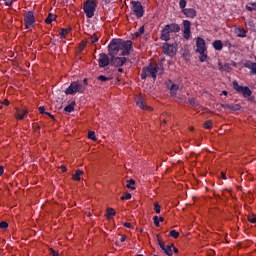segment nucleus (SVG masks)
I'll list each match as a JSON object with an SVG mask.
<instances>
[{
	"label": "nucleus",
	"mask_w": 256,
	"mask_h": 256,
	"mask_svg": "<svg viewBox=\"0 0 256 256\" xmlns=\"http://www.w3.org/2000/svg\"><path fill=\"white\" fill-rule=\"evenodd\" d=\"M87 81H88L87 78L83 79L84 87H87V85H88Z\"/></svg>",
	"instance_id": "nucleus-60"
},
{
	"label": "nucleus",
	"mask_w": 256,
	"mask_h": 256,
	"mask_svg": "<svg viewBox=\"0 0 256 256\" xmlns=\"http://www.w3.org/2000/svg\"><path fill=\"white\" fill-rule=\"evenodd\" d=\"M158 237V245H159V247L161 248V249H165V242L161 239V238H159V236H157Z\"/></svg>",
	"instance_id": "nucleus-40"
},
{
	"label": "nucleus",
	"mask_w": 256,
	"mask_h": 256,
	"mask_svg": "<svg viewBox=\"0 0 256 256\" xmlns=\"http://www.w3.org/2000/svg\"><path fill=\"white\" fill-rule=\"evenodd\" d=\"M109 64H111V59H109V56L105 53H100L98 60L100 69H104V67H107Z\"/></svg>",
	"instance_id": "nucleus-12"
},
{
	"label": "nucleus",
	"mask_w": 256,
	"mask_h": 256,
	"mask_svg": "<svg viewBox=\"0 0 256 256\" xmlns=\"http://www.w3.org/2000/svg\"><path fill=\"white\" fill-rule=\"evenodd\" d=\"M157 73H159V65L155 64H149L148 66H145L142 68V73L140 75L142 80L147 79V77H152V79L155 81L157 79Z\"/></svg>",
	"instance_id": "nucleus-3"
},
{
	"label": "nucleus",
	"mask_w": 256,
	"mask_h": 256,
	"mask_svg": "<svg viewBox=\"0 0 256 256\" xmlns=\"http://www.w3.org/2000/svg\"><path fill=\"white\" fill-rule=\"evenodd\" d=\"M229 111H241V105H239V104H230Z\"/></svg>",
	"instance_id": "nucleus-27"
},
{
	"label": "nucleus",
	"mask_w": 256,
	"mask_h": 256,
	"mask_svg": "<svg viewBox=\"0 0 256 256\" xmlns=\"http://www.w3.org/2000/svg\"><path fill=\"white\" fill-rule=\"evenodd\" d=\"M24 22L26 29H33V26L35 25V15L32 11H29L24 15Z\"/></svg>",
	"instance_id": "nucleus-8"
},
{
	"label": "nucleus",
	"mask_w": 256,
	"mask_h": 256,
	"mask_svg": "<svg viewBox=\"0 0 256 256\" xmlns=\"http://www.w3.org/2000/svg\"><path fill=\"white\" fill-rule=\"evenodd\" d=\"M28 112L25 109H17L16 110V119H19L20 121L23 120L25 117H27Z\"/></svg>",
	"instance_id": "nucleus-17"
},
{
	"label": "nucleus",
	"mask_w": 256,
	"mask_h": 256,
	"mask_svg": "<svg viewBox=\"0 0 256 256\" xmlns=\"http://www.w3.org/2000/svg\"><path fill=\"white\" fill-rule=\"evenodd\" d=\"M172 248H173L174 253H179V249L177 247H175V244H173Z\"/></svg>",
	"instance_id": "nucleus-55"
},
{
	"label": "nucleus",
	"mask_w": 256,
	"mask_h": 256,
	"mask_svg": "<svg viewBox=\"0 0 256 256\" xmlns=\"http://www.w3.org/2000/svg\"><path fill=\"white\" fill-rule=\"evenodd\" d=\"M81 175H83V170H76L75 174L73 175V181H81Z\"/></svg>",
	"instance_id": "nucleus-22"
},
{
	"label": "nucleus",
	"mask_w": 256,
	"mask_h": 256,
	"mask_svg": "<svg viewBox=\"0 0 256 256\" xmlns=\"http://www.w3.org/2000/svg\"><path fill=\"white\" fill-rule=\"evenodd\" d=\"M50 253H51L53 256H59V252L55 251L53 248H50Z\"/></svg>",
	"instance_id": "nucleus-47"
},
{
	"label": "nucleus",
	"mask_w": 256,
	"mask_h": 256,
	"mask_svg": "<svg viewBox=\"0 0 256 256\" xmlns=\"http://www.w3.org/2000/svg\"><path fill=\"white\" fill-rule=\"evenodd\" d=\"M162 49L164 55H168L169 57H174L177 53V46L174 44L164 43Z\"/></svg>",
	"instance_id": "nucleus-9"
},
{
	"label": "nucleus",
	"mask_w": 256,
	"mask_h": 256,
	"mask_svg": "<svg viewBox=\"0 0 256 256\" xmlns=\"http://www.w3.org/2000/svg\"><path fill=\"white\" fill-rule=\"evenodd\" d=\"M125 241H127V237L125 235H122L120 238V242L125 243Z\"/></svg>",
	"instance_id": "nucleus-50"
},
{
	"label": "nucleus",
	"mask_w": 256,
	"mask_h": 256,
	"mask_svg": "<svg viewBox=\"0 0 256 256\" xmlns=\"http://www.w3.org/2000/svg\"><path fill=\"white\" fill-rule=\"evenodd\" d=\"M105 5H109V3H111V0H103Z\"/></svg>",
	"instance_id": "nucleus-64"
},
{
	"label": "nucleus",
	"mask_w": 256,
	"mask_h": 256,
	"mask_svg": "<svg viewBox=\"0 0 256 256\" xmlns=\"http://www.w3.org/2000/svg\"><path fill=\"white\" fill-rule=\"evenodd\" d=\"M91 43H97L99 41V34H93L90 36Z\"/></svg>",
	"instance_id": "nucleus-33"
},
{
	"label": "nucleus",
	"mask_w": 256,
	"mask_h": 256,
	"mask_svg": "<svg viewBox=\"0 0 256 256\" xmlns=\"http://www.w3.org/2000/svg\"><path fill=\"white\" fill-rule=\"evenodd\" d=\"M121 201H127L129 199H131V193L127 192L124 195L121 196Z\"/></svg>",
	"instance_id": "nucleus-35"
},
{
	"label": "nucleus",
	"mask_w": 256,
	"mask_h": 256,
	"mask_svg": "<svg viewBox=\"0 0 256 256\" xmlns=\"http://www.w3.org/2000/svg\"><path fill=\"white\" fill-rule=\"evenodd\" d=\"M130 9L132 11V15L137 17V19H141L143 15H145V8H143V4L140 1H131Z\"/></svg>",
	"instance_id": "nucleus-5"
},
{
	"label": "nucleus",
	"mask_w": 256,
	"mask_h": 256,
	"mask_svg": "<svg viewBox=\"0 0 256 256\" xmlns=\"http://www.w3.org/2000/svg\"><path fill=\"white\" fill-rule=\"evenodd\" d=\"M233 89L243 95L244 98L251 97L253 95V91L248 86H241L237 81L233 82Z\"/></svg>",
	"instance_id": "nucleus-7"
},
{
	"label": "nucleus",
	"mask_w": 256,
	"mask_h": 256,
	"mask_svg": "<svg viewBox=\"0 0 256 256\" xmlns=\"http://www.w3.org/2000/svg\"><path fill=\"white\" fill-rule=\"evenodd\" d=\"M88 139H91L92 141H97V137H95V131L88 132Z\"/></svg>",
	"instance_id": "nucleus-34"
},
{
	"label": "nucleus",
	"mask_w": 256,
	"mask_h": 256,
	"mask_svg": "<svg viewBox=\"0 0 256 256\" xmlns=\"http://www.w3.org/2000/svg\"><path fill=\"white\" fill-rule=\"evenodd\" d=\"M162 251L165 253V255L173 256V244L164 246Z\"/></svg>",
	"instance_id": "nucleus-19"
},
{
	"label": "nucleus",
	"mask_w": 256,
	"mask_h": 256,
	"mask_svg": "<svg viewBox=\"0 0 256 256\" xmlns=\"http://www.w3.org/2000/svg\"><path fill=\"white\" fill-rule=\"evenodd\" d=\"M199 60L201 61V63H205V61H207V54L205 52L200 54Z\"/></svg>",
	"instance_id": "nucleus-39"
},
{
	"label": "nucleus",
	"mask_w": 256,
	"mask_h": 256,
	"mask_svg": "<svg viewBox=\"0 0 256 256\" xmlns=\"http://www.w3.org/2000/svg\"><path fill=\"white\" fill-rule=\"evenodd\" d=\"M213 128V121L208 120L204 122V129H212Z\"/></svg>",
	"instance_id": "nucleus-32"
},
{
	"label": "nucleus",
	"mask_w": 256,
	"mask_h": 256,
	"mask_svg": "<svg viewBox=\"0 0 256 256\" xmlns=\"http://www.w3.org/2000/svg\"><path fill=\"white\" fill-rule=\"evenodd\" d=\"M85 85L80 82H72L70 86L65 90V95H75L76 93H84Z\"/></svg>",
	"instance_id": "nucleus-6"
},
{
	"label": "nucleus",
	"mask_w": 256,
	"mask_h": 256,
	"mask_svg": "<svg viewBox=\"0 0 256 256\" xmlns=\"http://www.w3.org/2000/svg\"><path fill=\"white\" fill-rule=\"evenodd\" d=\"M182 13L185 17H188V19H195L197 17V10L193 8H186Z\"/></svg>",
	"instance_id": "nucleus-16"
},
{
	"label": "nucleus",
	"mask_w": 256,
	"mask_h": 256,
	"mask_svg": "<svg viewBox=\"0 0 256 256\" xmlns=\"http://www.w3.org/2000/svg\"><path fill=\"white\" fill-rule=\"evenodd\" d=\"M236 35L237 37H247V31H245L243 28H237Z\"/></svg>",
	"instance_id": "nucleus-24"
},
{
	"label": "nucleus",
	"mask_w": 256,
	"mask_h": 256,
	"mask_svg": "<svg viewBox=\"0 0 256 256\" xmlns=\"http://www.w3.org/2000/svg\"><path fill=\"white\" fill-rule=\"evenodd\" d=\"M247 11H256V3H250L249 5H246Z\"/></svg>",
	"instance_id": "nucleus-29"
},
{
	"label": "nucleus",
	"mask_w": 256,
	"mask_h": 256,
	"mask_svg": "<svg viewBox=\"0 0 256 256\" xmlns=\"http://www.w3.org/2000/svg\"><path fill=\"white\" fill-rule=\"evenodd\" d=\"M4 172H5V170H4L3 166H0V177H1V175H3Z\"/></svg>",
	"instance_id": "nucleus-59"
},
{
	"label": "nucleus",
	"mask_w": 256,
	"mask_h": 256,
	"mask_svg": "<svg viewBox=\"0 0 256 256\" xmlns=\"http://www.w3.org/2000/svg\"><path fill=\"white\" fill-rule=\"evenodd\" d=\"M143 33H145V27L141 26L138 31L136 32L137 37H141V35H143Z\"/></svg>",
	"instance_id": "nucleus-38"
},
{
	"label": "nucleus",
	"mask_w": 256,
	"mask_h": 256,
	"mask_svg": "<svg viewBox=\"0 0 256 256\" xmlns=\"http://www.w3.org/2000/svg\"><path fill=\"white\" fill-rule=\"evenodd\" d=\"M154 211H156L157 214L161 213V205L157 202H154Z\"/></svg>",
	"instance_id": "nucleus-36"
},
{
	"label": "nucleus",
	"mask_w": 256,
	"mask_h": 256,
	"mask_svg": "<svg viewBox=\"0 0 256 256\" xmlns=\"http://www.w3.org/2000/svg\"><path fill=\"white\" fill-rule=\"evenodd\" d=\"M71 32V28H62L60 30V39H65V35H68V33Z\"/></svg>",
	"instance_id": "nucleus-25"
},
{
	"label": "nucleus",
	"mask_w": 256,
	"mask_h": 256,
	"mask_svg": "<svg viewBox=\"0 0 256 256\" xmlns=\"http://www.w3.org/2000/svg\"><path fill=\"white\" fill-rule=\"evenodd\" d=\"M170 237H173V239H178L179 238V232L176 230H171L169 233Z\"/></svg>",
	"instance_id": "nucleus-31"
},
{
	"label": "nucleus",
	"mask_w": 256,
	"mask_h": 256,
	"mask_svg": "<svg viewBox=\"0 0 256 256\" xmlns=\"http://www.w3.org/2000/svg\"><path fill=\"white\" fill-rule=\"evenodd\" d=\"M248 221H249V223H255L256 222L255 216L248 217Z\"/></svg>",
	"instance_id": "nucleus-48"
},
{
	"label": "nucleus",
	"mask_w": 256,
	"mask_h": 256,
	"mask_svg": "<svg viewBox=\"0 0 256 256\" xmlns=\"http://www.w3.org/2000/svg\"><path fill=\"white\" fill-rule=\"evenodd\" d=\"M60 169H61L62 173H67V167H65V165H62L60 167Z\"/></svg>",
	"instance_id": "nucleus-54"
},
{
	"label": "nucleus",
	"mask_w": 256,
	"mask_h": 256,
	"mask_svg": "<svg viewBox=\"0 0 256 256\" xmlns=\"http://www.w3.org/2000/svg\"><path fill=\"white\" fill-rule=\"evenodd\" d=\"M230 105H231V104H221V107H222L223 109H230Z\"/></svg>",
	"instance_id": "nucleus-51"
},
{
	"label": "nucleus",
	"mask_w": 256,
	"mask_h": 256,
	"mask_svg": "<svg viewBox=\"0 0 256 256\" xmlns=\"http://www.w3.org/2000/svg\"><path fill=\"white\" fill-rule=\"evenodd\" d=\"M7 227H9V223L2 221L0 223V229H7Z\"/></svg>",
	"instance_id": "nucleus-42"
},
{
	"label": "nucleus",
	"mask_w": 256,
	"mask_h": 256,
	"mask_svg": "<svg viewBox=\"0 0 256 256\" xmlns=\"http://www.w3.org/2000/svg\"><path fill=\"white\" fill-rule=\"evenodd\" d=\"M153 221H154L155 227H160V224H159V216H154V217H153Z\"/></svg>",
	"instance_id": "nucleus-41"
},
{
	"label": "nucleus",
	"mask_w": 256,
	"mask_h": 256,
	"mask_svg": "<svg viewBox=\"0 0 256 256\" xmlns=\"http://www.w3.org/2000/svg\"><path fill=\"white\" fill-rule=\"evenodd\" d=\"M85 47H87V43L83 42L82 44H80L81 51H83Z\"/></svg>",
	"instance_id": "nucleus-53"
},
{
	"label": "nucleus",
	"mask_w": 256,
	"mask_h": 256,
	"mask_svg": "<svg viewBox=\"0 0 256 256\" xmlns=\"http://www.w3.org/2000/svg\"><path fill=\"white\" fill-rule=\"evenodd\" d=\"M98 81H102V83H106V81H109V77L100 75L97 77Z\"/></svg>",
	"instance_id": "nucleus-37"
},
{
	"label": "nucleus",
	"mask_w": 256,
	"mask_h": 256,
	"mask_svg": "<svg viewBox=\"0 0 256 256\" xmlns=\"http://www.w3.org/2000/svg\"><path fill=\"white\" fill-rule=\"evenodd\" d=\"M246 69H250V75H256V63L246 60L243 64Z\"/></svg>",
	"instance_id": "nucleus-15"
},
{
	"label": "nucleus",
	"mask_w": 256,
	"mask_h": 256,
	"mask_svg": "<svg viewBox=\"0 0 256 256\" xmlns=\"http://www.w3.org/2000/svg\"><path fill=\"white\" fill-rule=\"evenodd\" d=\"M38 111H39V113H40L41 115L47 113V112L45 111V106H40V107L38 108Z\"/></svg>",
	"instance_id": "nucleus-45"
},
{
	"label": "nucleus",
	"mask_w": 256,
	"mask_h": 256,
	"mask_svg": "<svg viewBox=\"0 0 256 256\" xmlns=\"http://www.w3.org/2000/svg\"><path fill=\"white\" fill-rule=\"evenodd\" d=\"M221 177H222L223 179H227V175H225L224 172H221Z\"/></svg>",
	"instance_id": "nucleus-63"
},
{
	"label": "nucleus",
	"mask_w": 256,
	"mask_h": 256,
	"mask_svg": "<svg viewBox=\"0 0 256 256\" xmlns=\"http://www.w3.org/2000/svg\"><path fill=\"white\" fill-rule=\"evenodd\" d=\"M117 215V212H115V209L108 208L106 212V219H111V217H115Z\"/></svg>",
	"instance_id": "nucleus-23"
},
{
	"label": "nucleus",
	"mask_w": 256,
	"mask_h": 256,
	"mask_svg": "<svg viewBox=\"0 0 256 256\" xmlns=\"http://www.w3.org/2000/svg\"><path fill=\"white\" fill-rule=\"evenodd\" d=\"M4 1H5L6 7H11V5H13V1L15 0H4Z\"/></svg>",
	"instance_id": "nucleus-46"
},
{
	"label": "nucleus",
	"mask_w": 256,
	"mask_h": 256,
	"mask_svg": "<svg viewBox=\"0 0 256 256\" xmlns=\"http://www.w3.org/2000/svg\"><path fill=\"white\" fill-rule=\"evenodd\" d=\"M55 19H57V15L53 14V13H49L47 18L44 20V22L47 25H51V22L55 21Z\"/></svg>",
	"instance_id": "nucleus-21"
},
{
	"label": "nucleus",
	"mask_w": 256,
	"mask_h": 256,
	"mask_svg": "<svg viewBox=\"0 0 256 256\" xmlns=\"http://www.w3.org/2000/svg\"><path fill=\"white\" fill-rule=\"evenodd\" d=\"M66 113H73L75 111V103H71L64 108Z\"/></svg>",
	"instance_id": "nucleus-26"
},
{
	"label": "nucleus",
	"mask_w": 256,
	"mask_h": 256,
	"mask_svg": "<svg viewBox=\"0 0 256 256\" xmlns=\"http://www.w3.org/2000/svg\"><path fill=\"white\" fill-rule=\"evenodd\" d=\"M45 115H48V117H51V119H55V116H53L51 113L49 112H45Z\"/></svg>",
	"instance_id": "nucleus-58"
},
{
	"label": "nucleus",
	"mask_w": 256,
	"mask_h": 256,
	"mask_svg": "<svg viewBox=\"0 0 256 256\" xmlns=\"http://www.w3.org/2000/svg\"><path fill=\"white\" fill-rule=\"evenodd\" d=\"M181 31V26L177 23L167 24L161 31L162 41H169L171 39V33H179Z\"/></svg>",
	"instance_id": "nucleus-2"
},
{
	"label": "nucleus",
	"mask_w": 256,
	"mask_h": 256,
	"mask_svg": "<svg viewBox=\"0 0 256 256\" xmlns=\"http://www.w3.org/2000/svg\"><path fill=\"white\" fill-rule=\"evenodd\" d=\"M183 27L184 39H189V37H191V22L189 20H184Z\"/></svg>",
	"instance_id": "nucleus-14"
},
{
	"label": "nucleus",
	"mask_w": 256,
	"mask_h": 256,
	"mask_svg": "<svg viewBox=\"0 0 256 256\" xmlns=\"http://www.w3.org/2000/svg\"><path fill=\"white\" fill-rule=\"evenodd\" d=\"M179 7H180V9L182 10V13H183V11L187 9V8H185V7H187V0H180L179 1Z\"/></svg>",
	"instance_id": "nucleus-28"
},
{
	"label": "nucleus",
	"mask_w": 256,
	"mask_h": 256,
	"mask_svg": "<svg viewBox=\"0 0 256 256\" xmlns=\"http://www.w3.org/2000/svg\"><path fill=\"white\" fill-rule=\"evenodd\" d=\"M188 103H189L190 105H195V98H190V99L188 100Z\"/></svg>",
	"instance_id": "nucleus-52"
},
{
	"label": "nucleus",
	"mask_w": 256,
	"mask_h": 256,
	"mask_svg": "<svg viewBox=\"0 0 256 256\" xmlns=\"http://www.w3.org/2000/svg\"><path fill=\"white\" fill-rule=\"evenodd\" d=\"M119 51L121 52L122 57H127L131 55V51H133V41L131 40H123V39H112L108 45V55L109 57L119 55Z\"/></svg>",
	"instance_id": "nucleus-1"
},
{
	"label": "nucleus",
	"mask_w": 256,
	"mask_h": 256,
	"mask_svg": "<svg viewBox=\"0 0 256 256\" xmlns=\"http://www.w3.org/2000/svg\"><path fill=\"white\" fill-rule=\"evenodd\" d=\"M123 227H126L127 229H131L132 225L129 222H124Z\"/></svg>",
	"instance_id": "nucleus-49"
},
{
	"label": "nucleus",
	"mask_w": 256,
	"mask_h": 256,
	"mask_svg": "<svg viewBox=\"0 0 256 256\" xmlns=\"http://www.w3.org/2000/svg\"><path fill=\"white\" fill-rule=\"evenodd\" d=\"M212 46L215 51H221L223 49V42L221 40H215Z\"/></svg>",
	"instance_id": "nucleus-20"
},
{
	"label": "nucleus",
	"mask_w": 256,
	"mask_h": 256,
	"mask_svg": "<svg viewBox=\"0 0 256 256\" xmlns=\"http://www.w3.org/2000/svg\"><path fill=\"white\" fill-rule=\"evenodd\" d=\"M97 9V2L95 0H86L84 2L83 11L87 19H92L95 16V11Z\"/></svg>",
	"instance_id": "nucleus-4"
},
{
	"label": "nucleus",
	"mask_w": 256,
	"mask_h": 256,
	"mask_svg": "<svg viewBox=\"0 0 256 256\" xmlns=\"http://www.w3.org/2000/svg\"><path fill=\"white\" fill-rule=\"evenodd\" d=\"M166 85L170 91L171 97H175L179 91V85L173 83L171 80H167Z\"/></svg>",
	"instance_id": "nucleus-13"
},
{
	"label": "nucleus",
	"mask_w": 256,
	"mask_h": 256,
	"mask_svg": "<svg viewBox=\"0 0 256 256\" xmlns=\"http://www.w3.org/2000/svg\"><path fill=\"white\" fill-rule=\"evenodd\" d=\"M158 73H159V75H163V73H164V70H163V68H159V71H158Z\"/></svg>",
	"instance_id": "nucleus-61"
},
{
	"label": "nucleus",
	"mask_w": 256,
	"mask_h": 256,
	"mask_svg": "<svg viewBox=\"0 0 256 256\" xmlns=\"http://www.w3.org/2000/svg\"><path fill=\"white\" fill-rule=\"evenodd\" d=\"M224 47H227L228 49H231L233 47V45L231 44V41L229 40H226L224 42Z\"/></svg>",
	"instance_id": "nucleus-44"
},
{
	"label": "nucleus",
	"mask_w": 256,
	"mask_h": 256,
	"mask_svg": "<svg viewBox=\"0 0 256 256\" xmlns=\"http://www.w3.org/2000/svg\"><path fill=\"white\" fill-rule=\"evenodd\" d=\"M207 51V45L205 44V39L198 37L196 39V53L203 54Z\"/></svg>",
	"instance_id": "nucleus-11"
},
{
	"label": "nucleus",
	"mask_w": 256,
	"mask_h": 256,
	"mask_svg": "<svg viewBox=\"0 0 256 256\" xmlns=\"http://www.w3.org/2000/svg\"><path fill=\"white\" fill-rule=\"evenodd\" d=\"M35 131H39L41 129V126L39 124H34Z\"/></svg>",
	"instance_id": "nucleus-57"
},
{
	"label": "nucleus",
	"mask_w": 256,
	"mask_h": 256,
	"mask_svg": "<svg viewBox=\"0 0 256 256\" xmlns=\"http://www.w3.org/2000/svg\"><path fill=\"white\" fill-rule=\"evenodd\" d=\"M125 63H127V58L125 57L110 56V65L112 67H123Z\"/></svg>",
	"instance_id": "nucleus-10"
},
{
	"label": "nucleus",
	"mask_w": 256,
	"mask_h": 256,
	"mask_svg": "<svg viewBox=\"0 0 256 256\" xmlns=\"http://www.w3.org/2000/svg\"><path fill=\"white\" fill-rule=\"evenodd\" d=\"M248 27L250 29H255V22L253 20H248Z\"/></svg>",
	"instance_id": "nucleus-43"
},
{
	"label": "nucleus",
	"mask_w": 256,
	"mask_h": 256,
	"mask_svg": "<svg viewBox=\"0 0 256 256\" xmlns=\"http://www.w3.org/2000/svg\"><path fill=\"white\" fill-rule=\"evenodd\" d=\"M9 104H10L9 100H4L3 101V105H5L6 107H9Z\"/></svg>",
	"instance_id": "nucleus-56"
},
{
	"label": "nucleus",
	"mask_w": 256,
	"mask_h": 256,
	"mask_svg": "<svg viewBox=\"0 0 256 256\" xmlns=\"http://www.w3.org/2000/svg\"><path fill=\"white\" fill-rule=\"evenodd\" d=\"M136 103L140 109H146L147 111H153V108L150 106H145V103L143 102V98H138L136 100Z\"/></svg>",
	"instance_id": "nucleus-18"
},
{
	"label": "nucleus",
	"mask_w": 256,
	"mask_h": 256,
	"mask_svg": "<svg viewBox=\"0 0 256 256\" xmlns=\"http://www.w3.org/2000/svg\"><path fill=\"white\" fill-rule=\"evenodd\" d=\"M127 185H126V187H127V189H131L132 191L135 189V187H133V186H131V185H135V180H133V179H130V180H128L127 181Z\"/></svg>",
	"instance_id": "nucleus-30"
},
{
	"label": "nucleus",
	"mask_w": 256,
	"mask_h": 256,
	"mask_svg": "<svg viewBox=\"0 0 256 256\" xmlns=\"http://www.w3.org/2000/svg\"><path fill=\"white\" fill-rule=\"evenodd\" d=\"M158 221H159V223H163V221H165V218L164 217H160V218H158Z\"/></svg>",
	"instance_id": "nucleus-62"
}]
</instances>
